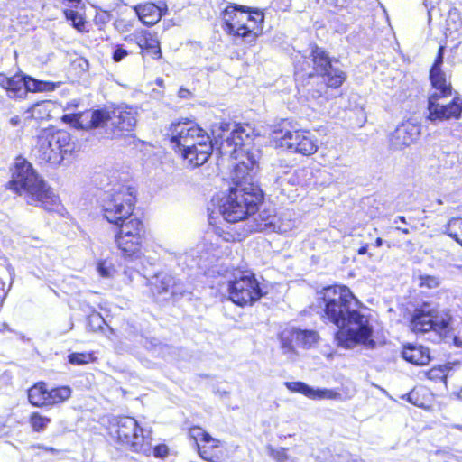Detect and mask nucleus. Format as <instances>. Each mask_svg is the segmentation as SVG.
I'll use <instances>...</instances> for the list:
<instances>
[{"label": "nucleus", "instance_id": "nucleus-1", "mask_svg": "<svg viewBox=\"0 0 462 462\" xmlns=\"http://www.w3.org/2000/svg\"><path fill=\"white\" fill-rule=\"evenodd\" d=\"M323 319L338 328L335 335L337 345L353 348L364 345L374 348L373 328L358 310V301L346 286H329L320 291Z\"/></svg>", "mask_w": 462, "mask_h": 462}, {"label": "nucleus", "instance_id": "nucleus-2", "mask_svg": "<svg viewBox=\"0 0 462 462\" xmlns=\"http://www.w3.org/2000/svg\"><path fill=\"white\" fill-rule=\"evenodd\" d=\"M253 133L254 129L249 125L231 123V129L225 133V138L220 142V153L228 154L238 161L234 166V183L245 186L253 183L252 171L261 158L258 149L247 148Z\"/></svg>", "mask_w": 462, "mask_h": 462}, {"label": "nucleus", "instance_id": "nucleus-3", "mask_svg": "<svg viewBox=\"0 0 462 462\" xmlns=\"http://www.w3.org/2000/svg\"><path fill=\"white\" fill-rule=\"evenodd\" d=\"M234 184L235 187L230 188L228 195H217L212 198L208 208L211 225L218 215L226 222L236 223L257 210L258 204L263 200L260 188L254 183L245 186Z\"/></svg>", "mask_w": 462, "mask_h": 462}, {"label": "nucleus", "instance_id": "nucleus-4", "mask_svg": "<svg viewBox=\"0 0 462 462\" xmlns=\"http://www.w3.org/2000/svg\"><path fill=\"white\" fill-rule=\"evenodd\" d=\"M11 172L10 189L23 196L29 205L40 206L45 210H51L58 205L59 198L24 158L15 159Z\"/></svg>", "mask_w": 462, "mask_h": 462}, {"label": "nucleus", "instance_id": "nucleus-5", "mask_svg": "<svg viewBox=\"0 0 462 462\" xmlns=\"http://www.w3.org/2000/svg\"><path fill=\"white\" fill-rule=\"evenodd\" d=\"M69 121L81 129L105 127L112 138L120 137L124 132H131L136 125V110L127 106H119L112 110L98 109L81 114L65 115Z\"/></svg>", "mask_w": 462, "mask_h": 462}, {"label": "nucleus", "instance_id": "nucleus-6", "mask_svg": "<svg viewBox=\"0 0 462 462\" xmlns=\"http://www.w3.org/2000/svg\"><path fill=\"white\" fill-rule=\"evenodd\" d=\"M263 14L258 9L231 5L223 14L225 31L245 43L253 44L263 32Z\"/></svg>", "mask_w": 462, "mask_h": 462}, {"label": "nucleus", "instance_id": "nucleus-7", "mask_svg": "<svg viewBox=\"0 0 462 462\" xmlns=\"http://www.w3.org/2000/svg\"><path fill=\"white\" fill-rule=\"evenodd\" d=\"M430 79L435 92L428 98L427 118L430 121H443L457 119L462 114V100L455 97L449 104L443 106L438 103L441 97L451 96L452 87L447 81L446 74L442 70H430Z\"/></svg>", "mask_w": 462, "mask_h": 462}, {"label": "nucleus", "instance_id": "nucleus-8", "mask_svg": "<svg viewBox=\"0 0 462 462\" xmlns=\"http://www.w3.org/2000/svg\"><path fill=\"white\" fill-rule=\"evenodd\" d=\"M452 320L448 310H440L437 305L424 302L414 310L410 326L416 334L433 331L440 337H446L450 331Z\"/></svg>", "mask_w": 462, "mask_h": 462}, {"label": "nucleus", "instance_id": "nucleus-9", "mask_svg": "<svg viewBox=\"0 0 462 462\" xmlns=\"http://www.w3.org/2000/svg\"><path fill=\"white\" fill-rule=\"evenodd\" d=\"M135 204L134 190L129 186H118L106 191L100 199L104 217L119 226L130 218Z\"/></svg>", "mask_w": 462, "mask_h": 462}, {"label": "nucleus", "instance_id": "nucleus-10", "mask_svg": "<svg viewBox=\"0 0 462 462\" xmlns=\"http://www.w3.org/2000/svg\"><path fill=\"white\" fill-rule=\"evenodd\" d=\"M75 150L70 134L66 131L45 133L39 136L35 156L41 163L60 165Z\"/></svg>", "mask_w": 462, "mask_h": 462}, {"label": "nucleus", "instance_id": "nucleus-11", "mask_svg": "<svg viewBox=\"0 0 462 462\" xmlns=\"http://www.w3.org/2000/svg\"><path fill=\"white\" fill-rule=\"evenodd\" d=\"M230 129L231 123L221 122L212 128L214 141L209 136H202L199 142L192 143L189 144V147H182L175 152L180 154L188 167H199L208 160L214 146L220 144V142L225 138V133H227Z\"/></svg>", "mask_w": 462, "mask_h": 462}, {"label": "nucleus", "instance_id": "nucleus-12", "mask_svg": "<svg viewBox=\"0 0 462 462\" xmlns=\"http://www.w3.org/2000/svg\"><path fill=\"white\" fill-rule=\"evenodd\" d=\"M119 225L115 242L121 255L130 259L139 258L145 235L143 223L137 217H132Z\"/></svg>", "mask_w": 462, "mask_h": 462}, {"label": "nucleus", "instance_id": "nucleus-13", "mask_svg": "<svg viewBox=\"0 0 462 462\" xmlns=\"http://www.w3.org/2000/svg\"><path fill=\"white\" fill-rule=\"evenodd\" d=\"M110 435L125 448L134 452L143 451L146 438L143 430L133 417H119L111 421Z\"/></svg>", "mask_w": 462, "mask_h": 462}, {"label": "nucleus", "instance_id": "nucleus-14", "mask_svg": "<svg viewBox=\"0 0 462 462\" xmlns=\"http://www.w3.org/2000/svg\"><path fill=\"white\" fill-rule=\"evenodd\" d=\"M273 134L274 139L279 142L280 146L291 152L310 156L318 151L319 141L308 130H290L282 127L275 130Z\"/></svg>", "mask_w": 462, "mask_h": 462}, {"label": "nucleus", "instance_id": "nucleus-15", "mask_svg": "<svg viewBox=\"0 0 462 462\" xmlns=\"http://www.w3.org/2000/svg\"><path fill=\"white\" fill-rule=\"evenodd\" d=\"M229 298L238 306L251 305L263 296L259 282L253 273H242L228 285Z\"/></svg>", "mask_w": 462, "mask_h": 462}, {"label": "nucleus", "instance_id": "nucleus-16", "mask_svg": "<svg viewBox=\"0 0 462 462\" xmlns=\"http://www.w3.org/2000/svg\"><path fill=\"white\" fill-rule=\"evenodd\" d=\"M168 135L174 151L182 147H189V144L192 143L199 142L202 136H209L195 122L187 118L171 123L168 130Z\"/></svg>", "mask_w": 462, "mask_h": 462}, {"label": "nucleus", "instance_id": "nucleus-17", "mask_svg": "<svg viewBox=\"0 0 462 462\" xmlns=\"http://www.w3.org/2000/svg\"><path fill=\"white\" fill-rule=\"evenodd\" d=\"M310 56L314 64L313 70L316 74L322 76L328 87L336 88L343 84L346 79L345 73L332 64L330 58L322 48L314 46Z\"/></svg>", "mask_w": 462, "mask_h": 462}, {"label": "nucleus", "instance_id": "nucleus-18", "mask_svg": "<svg viewBox=\"0 0 462 462\" xmlns=\"http://www.w3.org/2000/svg\"><path fill=\"white\" fill-rule=\"evenodd\" d=\"M319 339V336L315 330L292 328L290 331H284L282 334V348L292 349V343L303 348H310L315 346Z\"/></svg>", "mask_w": 462, "mask_h": 462}, {"label": "nucleus", "instance_id": "nucleus-19", "mask_svg": "<svg viewBox=\"0 0 462 462\" xmlns=\"http://www.w3.org/2000/svg\"><path fill=\"white\" fill-rule=\"evenodd\" d=\"M420 126L411 121L399 125L390 135V144L393 149L401 150L411 145L420 135Z\"/></svg>", "mask_w": 462, "mask_h": 462}, {"label": "nucleus", "instance_id": "nucleus-20", "mask_svg": "<svg viewBox=\"0 0 462 462\" xmlns=\"http://www.w3.org/2000/svg\"><path fill=\"white\" fill-rule=\"evenodd\" d=\"M286 388L293 393H300L312 400H338L340 393L333 389H314L302 382H286Z\"/></svg>", "mask_w": 462, "mask_h": 462}, {"label": "nucleus", "instance_id": "nucleus-21", "mask_svg": "<svg viewBox=\"0 0 462 462\" xmlns=\"http://www.w3.org/2000/svg\"><path fill=\"white\" fill-rule=\"evenodd\" d=\"M141 50L147 51L155 60L161 58V48L158 38L147 30L134 31L130 36Z\"/></svg>", "mask_w": 462, "mask_h": 462}, {"label": "nucleus", "instance_id": "nucleus-22", "mask_svg": "<svg viewBox=\"0 0 462 462\" xmlns=\"http://www.w3.org/2000/svg\"><path fill=\"white\" fill-rule=\"evenodd\" d=\"M134 11L140 21L148 26L156 24L167 11L165 3L156 5L153 3H145L134 6Z\"/></svg>", "mask_w": 462, "mask_h": 462}, {"label": "nucleus", "instance_id": "nucleus-23", "mask_svg": "<svg viewBox=\"0 0 462 462\" xmlns=\"http://www.w3.org/2000/svg\"><path fill=\"white\" fill-rule=\"evenodd\" d=\"M258 217L259 219H257L255 227L256 231L270 230L278 233H286L294 226V224L291 220L285 223L277 216L267 214L264 211L261 212Z\"/></svg>", "mask_w": 462, "mask_h": 462}, {"label": "nucleus", "instance_id": "nucleus-24", "mask_svg": "<svg viewBox=\"0 0 462 462\" xmlns=\"http://www.w3.org/2000/svg\"><path fill=\"white\" fill-rule=\"evenodd\" d=\"M203 445L197 444L200 457L208 462H222L223 456L220 441L210 436V440H205Z\"/></svg>", "mask_w": 462, "mask_h": 462}, {"label": "nucleus", "instance_id": "nucleus-25", "mask_svg": "<svg viewBox=\"0 0 462 462\" xmlns=\"http://www.w3.org/2000/svg\"><path fill=\"white\" fill-rule=\"evenodd\" d=\"M402 357L416 365H426L430 360L429 349L422 346H405L402 350Z\"/></svg>", "mask_w": 462, "mask_h": 462}, {"label": "nucleus", "instance_id": "nucleus-26", "mask_svg": "<svg viewBox=\"0 0 462 462\" xmlns=\"http://www.w3.org/2000/svg\"><path fill=\"white\" fill-rule=\"evenodd\" d=\"M47 394L46 383L40 382L28 390V400L32 406L45 407L47 406Z\"/></svg>", "mask_w": 462, "mask_h": 462}, {"label": "nucleus", "instance_id": "nucleus-27", "mask_svg": "<svg viewBox=\"0 0 462 462\" xmlns=\"http://www.w3.org/2000/svg\"><path fill=\"white\" fill-rule=\"evenodd\" d=\"M51 103L48 100L37 102L28 108L23 116L24 119L43 120L50 117Z\"/></svg>", "mask_w": 462, "mask_h": 462}, {"label": "nucleus", "instance_id": "nucleus-28", "mask_svg": "<svg viewBox=\"0 0 462 462\" xmlns=\"http://www.w3.org/2000/svg\"><path fill=\"white\" fill-rule=\"evenodd\" d=\"M47 406H55L63 403L71 396V389L69 386H59L48 389Z\"/></svg>", "mask_w": 462, "mask_h": 462}, {"label": "nucleus", "instance_id": "nucleus-29", "mask_svg": "<svg viewBox=\"0 0 462 462\" xmlns=\"http://www.w3.org/2000/svg\"><path fill=\"white\" fill-rule=\"evenodd\" d=\"M175 279L168 273H159L151 281L152 291L158 294L170 292Z\"/></svg>", "mask_w": 462, "mask_h": 462}, {"label": "nucleus", "instance_id": "nucleus-30", "mask_svg": "<svg viewBox=\"0 0 462 462\" xmlns=\"http://www.w3.org/2000/svg\"><path fill=\"white\" fill-rule=\"evenodd\" d=\"M24 93L26 91L42 92L51 91L55 88V84L48 81H40L32 78H25L23 80Z\"/></svg>", "mask_w": 462, "mask_h": 462}, {"label": "nucleus", "instance_id": "nucleus-31", "mask_svg": "<svg viewBox=\"0 0 462 462\" xmlns=\"http://www.w3.org/2000/svg\"><path fill=\"white\" fill-rule=\"evenodd\" d=\"M446 233L462 245V219H450L447 225Z\"/></svg>", "mask_w": 462, "mask_h": 462}, {"label": "nucleus", "instance_id": "nucleus-32", "mask_svg": "<svg viewBox=\"0 0 462 462\" xmlns=\"http://www.w3.org/2000/svg\"><path fill=\"white\" fill-rule=\"evenodd\" d=\"M416 281L420 288L426 289H436L441 283L439 277L429 274H419L416 277Z\"/></svg>", "mask_w": 462, "mask_h": 462}, {"label": "nucleus", "instance_id": "nucleus-33", "mask_svg": "<svg viewBox=\"0 0 462 462\" xmlns=\"http://www.w3.org/2000/svg\"><path fill=\"white\" fill-rule=\"evenodd\" d=\"M268 455L275 460V462H297L296 458H291L287 449L284 448H274L271 445L266 448Z\"/></svg>", "mask_w": 462, "mask_h": 462}, {"label": "nucleus", "instance_id": "nucleus-34", "mask_svg": "<svg viewBox=\"0 0 462 462\" xmlns=\"http://www.w3.org/2000/svg\"><path fill=\"white\" fill-rule=\"evenodd\" d=\"M325 2L329 7L333 8L332 12L335 14L342 16H345L346 14H351V0H325Z\"/></svg>", "mask_w": 462, "mask_h": 462}, {"label": "nucleus", "instance_id": "nucleus-35", "mask_svg": "<svg viewBox=\"0 0 462 462\" xmlns=\"http://www.w3.org/2000/svg\"><path fill=\"white\" fill-rule=\"evenodd\" d=\"M65 17L70 21L72 26L79 32H83L85 28V21L83 17L76 11L70 9L64 10Z\"/></svg>", "mask_w": 462, "mask_h": 462}, {"label": "nucleus", "instance_id": "nucleus-36", "mask_svg": "<svg viewBox=\"0 0 462 462\" xmlns=\"http://www.w3.org/2000/svg\"><path fill=\"white\" fill-rule=\"evenodd\" d=\"M50 422L51 419L42 416L38 412L32 413L30 418L32 428L37 432L44 430Z\"/></svg>", "mask_w": 462, "mask_h": 462}, {"label": "nucleus", "instance_id": "nucleus-37", "mask_svg": "<svg viewBox=\"0 0 462 462\" xmlns=\"http://www.w3.org/2000/svg\"><path fill=\"white\" fill-rule=\"evenodd\" d=\"M105 324V319L98 312L94 311L88 318V328L91 331L96 332L103 329Z\"/></svg>", "mask_w": 462, "mask_h": 462}, {"label": "nucleus", "instance_id": "nucleus-38", "mask_svg": "<svg viewBox=\"0 0 462 462\" xmlns=\"http://www.w3.org/2000/svg\"><path fill=\"white\" fill-rule=\"evenodd\" d=\"M6 91L10 97H22L24 94L23 85L22 79L11 78L10 87L7 88Z\"/></svg>", "mask_w": 462, "mask_h": 462}, {"label": "nucleus", "instance_id": "nucleus-39", "mask_svg": "<svg viewBox=\"0 0 462 462\" xmlns=\"http://www.w3.org/2000/svg\"><path fill=\"white\" fill-rule=\"evenodd\" d=\"M189 434V437L195 440L196 445L199 444V441L204 442L205 440H210V435L198 426L191 427Z\"/></svg>", "mask_w": 462, "mask_h": 462}, {"label": "nucleus", "instance_id": "nucleus-40", "mask_svg": "<svg viewBox=\"0 0 462 462\" xmlns=\"http://www.w3.org/2000/svg\"><path fill=\"white\" fill-rule=\"evenodd\" d=\"M68 358L70 364L80 365L91 362L92 355L89 353H72Z\"/></svg>", "mask_w": 462, "mask_h": 462}, {"label": "nucleus", "instance_id": "nucleus-41", "mask_svg": "<svg viewBox=\"0 0 462 462\" xmlns=\"http://www.w3.org/2000/svg\"><path fill=\"white\" fill-rule=\"evenodd\" d=\"M443 55H444V46H440L439 48L438 55L435 59V61H434L430 70H441V66L443 64Z\"/></svg>", "mask_w": 462, "mask_h": 462}, {"label": "nucleus", "instance_id": "nucleus-42", "mask_svg": "<svg viewBox=\"0 0 462 462\" xmlns=\"http://www.w3.org/2000/svg\"><path fill=\"white\" fill-rule=\"evenodd\" d=\"M171 296H182L185 293L184 284L180 282L174 281L170 291Z\"/></svg>", "mask_w": 462, "mask_h": 462}, {"label": "nucleus", "instance_id": "nucleus-43", "mask_svg": "<svg viewBox=\"0 0 462 462\" xmlns=\"http://www.w3.org/2000/svg\"><path fill=\"white\" fill-rule=\"evenodd\" d=\"M97 271L102 277L108 278L111 277L113 269L106 262H101L97 265Z\"/></svg>", "mask_w": 462, "mask_h": 462}, {"label": "nucleus", "instance_id": "nucleus-44", "mask_svg": "<svg viewBox=\"0 0 462 462\" xmlns=\"http://www.w3.org/2000/svg\"><path fill=\"white\" fill-rule=\"evenodd\" d=\"M428 378L429 379H440V380H443V379H446V375L444 374V371L440 368H432L430 369L428 374Z\"/></svg>", "mask_w": 462, "mask_h": 462}, {"label": "nucleus", "instance_id": "nucleus-45", "mask_svg": "<svg viewBox=\"0 0 462 462\" xmlns=\"http://www.w3.org/2000/svg\"><path fill=\"white\" fill-rule=\"evenodd\" d=\"M407 401L419 407L422 405V402L419 401V392L416 389L411 390L407 394Z\"/></svg>", "mask_w": 462, "mask_h": 462}, {"label": "nucleus", "instance_id": "nucleus-46", "mask_svg": "<svg viewBox=\"0 0 462 462\" xmlns=\"http://www.w3.org/2000/svg\"><path fill=\"white\" fill-rule=\"evenodd\" d=\"M127 51L123 49L122 47H118L113 53V60L116 62L121 61L124 58L127 56Z\"/></svg>", "mask_w": 462, "mask_h": 462}, {"label": "nucleus", "instance_id": "nucleus-47", "mask_svg": "<svg viewBox=\"0 0 462 462\" xmlns=\"http://www.w3.org/2000/svg\"><path fill=\"white\" fill-rule=\"evenodd\" d=\"M168 448L165 445H159L154 448V456L157 457H165L168 455Z\"/></svg>", "mask_w": 462, "mask_h": 462}, {"label": "nucleus", "instance_id": "nucleus-48", "mask_svg": "<svg viewBox=\"0 0 462 462\" xmlns=\"http://www.w3.org/2000/svg\"><path fill=\"white\" fill-rule=\"evenodd\" d=\"M10 79L11 78L5 74H0V86L6 90L10 87Z\"/></svg>", "mask_w": 462, "mask_h": 462}, {"label": "nucleus", "instance_id": "nucleus-49", "mask_svg": "<svg viewBox=\"0 0 462 462\" xmlns=\"http://www.w3.org/2000/svg\"><path fill=\"white\" fill-rule=\"evenodd\" d=\"M5 282L0 278V307L2 306L7 293V291L5 289Z\"/></svg>", "mask_w": 462, "mask_h": 462}, {"label": "nucleus", "instance_id": "nucleus-50", "mask_svg": "<svg viewBox=\"0 0 462 462\" xmlns=\"http://www.w3.org/2000/svg\"><path fill=\"white\" fill-rule=\"evenodd\" d=\"M189 91L186 88H181L179 90V97L181 98H187L189 96Z\"/></svg>", "mask_w": 462, "mask_h": 462}, {"label": "nucleus", "instance_id": "nucleus-51", "mask_svg": "<svg viewBox=\"0 0 462 462\" xmlns=\"http://www.w3.org/2000/svg\"><path fill=\"white\" fill-rule=\"evenodd\" d=\"M453 344L457 346V347H462V340L459 338V337L457 336H454L453 337Z\"/></svg>", "mask_w": 462, "mask_h": 462}, {"label": "nucleus", "instance_id": "nucleus-52", "mask_svg": "<svg viewBox=\"0 0 462 462\" xmlns=\"http://www.w3.org/2000/svg\"><path fill=\"white\" fill-rule=\"evenodd\" d=\"M10 124L14 126H16L20 124V117L15 116L10 119Z\"/></svg>", "mask_w": 462, "mask_h": 462}, {"label": "nucleus", "instance_id": "nucleus-53", "mask_svg": "<svg viewBox=\"0 0 462 462\" xmlns=\"http://www.w3.org/2000/svg\"><path fill=\"white\" fill-rule=\"evenodd\" d=\"M366 252H367V245H364V246H361V247L358 249V254H365Z\"/></svg>", "mask_w": 462, "mask_h": 462}, {"label": "nucleus", "instance_id": "nucleus-54", "mask_svg": "<svg viewBox=\"0 0 462 462\" xmlns=\"http://www.w3.org/2000/svg\"><path fill=\"white\" fill-rule=\"evenodd\" d=\"M398 221H401L402 223L406 224V219H405V217H402V216L398 217L394 220V223L396 224Z\"/></svg>", "mask_w": 462, "mask_h": 462}, {"label": "nucleus", "instance_id": "nucleus-55", "mask_svg": "<svg viewBox=\"0 0 462 462\" xmlns=\"http://www.w3.org/2000/svg\"><path fill=\"white\" fill-rule=\"evenodd\" d=\"M382 245H383V239H382V238H380V237L376 238V240H375V245H376L377 247H380Z\"/></svg>", "mask_w": 462, "mask_h": 462}, {"label": "nucleus", "instance_id": "nucleus-56", "mask_svg": "<svg viewBox=\"0 0 462 462\" xmlns=\"http://www.w3.org/2000/svg\"><path fill=\"white\" fill-rule=\"evenodd\" d=\"M218 236H219V237H222L224 241H228L230 234L226 233L224 236H222V235H218Z\"/></svg>", "mask_w": 462, "mask_h": 462}, {"label": "nucleus", "instance_id": "nucleus-57", "mask_svg": "<svg viewBox=\"0 0 462 462\" xmlns=\"http://www.w3.org/2000/svg\"><path fill=\"white\" fill-rule=\"evenodd\" d=\"M398 230L402 231L403 234H409L410 231L408 228H401V227H397Z\"/></svg>", "mask_w": 462, "mask_h": 462}, {"label": "nucleus", "instance_id": "nucleus-58", "mask_svg": "<svg viewBox=\"0 0 462 462\" xmlns=\"http://www.w3.org/2000/svg\"><path fill=\"white\" fill-rule=\"evenodd\" d=\"M44 448L45 450H47V451H50V452H56V450H55L53 448H47V447H45V448Z\"/></svg>", "mask_w": 462, "mask_h": 462}, {"label": "nucleus", "instance_id": "nucleus-59", "mask_svg": "<svg viewBox=\"0 0 462 462\" xmlns=\"http://www.w3.org/2000/svg\"><path fill=\"white\" fill-rule=\"evenodd\" d=\"M9 274H14V270L12 268H9Z\"/></svg>", "mask_w": 462, "mask_h": 462}, {"label": "nucleus", "instance_id": "nucleus-60", "mask_svg": "<svg viewBox=\"0 0 462 462\" xmlns=\"http://www.w3.org/2000/svg\"><path fill=\"white\" fill-rule=\"evenodd\" d=\"M437 202L439 205H441L443 203L441 199H438Z\"/></svg>", "mask_w": 462, "mask_h": 462}, {"label": "nucleus", "instance_id": "nucleus-61", "mask_svg": "<svg viewBox=\"0 0 462 462\" xmlns=\"http://www.w3.org/2000/svg\"><path fill=\"white\" fill-rule=\"evenodd\" d=\"M313 75H314V73H313V72H310V73H309V77H312Z\"/></svg>", "mask_w": 462, "mask_h": 462}]
</instances>
